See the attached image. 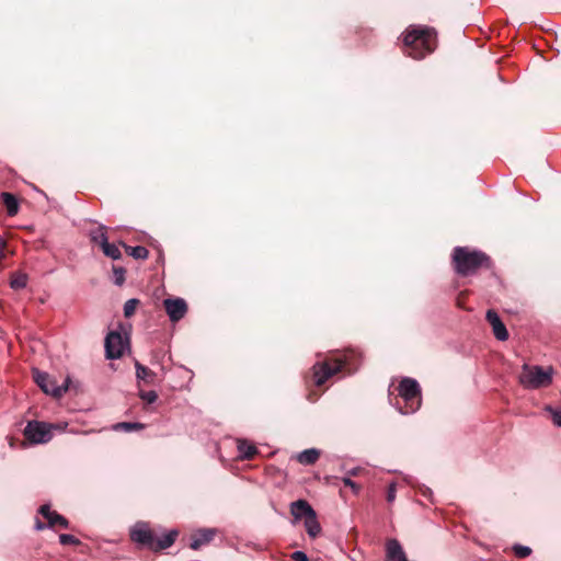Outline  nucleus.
<instances>
[{
  "instance_id": "obj_18",
  "label": "nucleus",
  "mask_w": 561,
  "mask_h": 561,
  "mask_svg": "<svg viewBox=\"0 0 561 561\" xmlns=\"http://www.w3.org/2000/svg\"><path fill=\"white\" fill-rule=\"evenodd\" d=\"M1 199L7 208V214L10 217L15 216L19 213V201L12 193L3 192L1 194Z\"/></svg>"
},
{
  "instance_id": "obj_25",
  "label": "nucleus",
  "mask_w": 561,
  "mask_h": 561,
  "mask_svg": "<svg viewBox=\"0 0 561 561\" xmlns=\"http://www.w3.org/2000/svg\"><path fill=\"white\" fill-rule=\"evenodd\" d=\"M102 250H103V253L113 259V260H118L122 257V253L118 249V247H116L115 244L113 243H110V242H106L104 245L101 247Z\"/></svg>"
},
{
  "instance_id": "obj_9",
  "label": "nucleus",
  "mask_w": 561,
  "mask_h": 561,
  "mask_svg": "<svg viewBox=\"0 0 561 561\" xmlns=\"http://www.w3.org/2000/svg\"><path fill=\"white\" fill-rule=\"evenodd\" d=\"M128 345L127 337L119 332L112 331L105 337V355L108 359H117L123 356Z\"/></svg>"
},
{
  "instance_id": "obj_14",
  "label": "nucleus",
  "mask_w": 561,
  "mask_h": 561,
  "mask_svg": "<svg viewBox=\"0 0 561 561\" xmlns=\"http://www.w3.org/2000/svg\"><path fill=\"white\" fill-rule=\"evenodd\" d=\"M215 536V530L210 528L201 529L193 535L190 547L193 550H198L201 547L209 543Z\"/></svg>"
},
{
  "instance_id": "obj_28",
  "label": "nucleus",
  "mask_w": 561,
  "mask_h": 561,
  "mask_svg": "<svg viewBox=\"0 0 561 561\" xmlns=\"http://www.w3.org/2000/svg\"><path fill=\"white\" fill-rule=\"evenodd\" d=\"M512 549L515 556L518 558H526L531 553V549L528 546H523L519 543H515Z\"/></svg>"
},
{
  "instance_id": "obj_3",
  "label": "nucleus",
  "mask_w": 561,
  "mask_h": 561,
  "mask_svg": "<svg viewBox=\"0 0 561 561\" xmlns=\"http://www.w3.org/2000/svg\"><path fill=\"white\" fill-rule=\"evenodd\" d=\"M357 354L355 351H346L343 354L322 363H316L312 367L314 383L322 386L329 378L346 369L348 374L357 370Z\"/></svg>"
},
{
  "instance_id": "obj_35",
  "label": "nucleus",
  "mask_w": 561,
  "mask_h": 561,
  "mask_svg": "<svg viewBox=\"0 0 561 561\" xmlns=\"http://www.w3.org/2000/svg\"><path fill=\"white\" fill-rule=\"evenodd\" d=\"M35 528L37 530H42L45 528V525L43 523H41L39 520L36 522V525H35Z\"/></svg>"
},
{
  "instance_id": "obj_12",
  "label": "nucleus",
  "mask_w": 561,
  "mask_h": 561,
  "mask_svg": "<svg viewBox=\"0 0 561 561\" xmlns=\"http://www.w3.org/2000/svg\"><path fill=\"white\" fill-rule=\"evenodd\" d=\"M38 512L45 519H47L48 527H54L56 525L65 529L69 527L68 520L62 515L51 511L49 505H42Z\"/></svg>"
},
{
  "instance_id": "obj_34",
  "label": "nucleus",
  "mask_w": 561,
  "mask_h": 561,
  "mask_svg": "<svg viewBox=\"0 0 561 561\" xmlns=\"http://www.w3.org/2000/svg\"><path fill=\"white\" fill-rule=\"evenodd\" d=\"M293 559L295 561H308L307 554L305 552H302V551H295L293 553Z\"/></svg>"
},
{
  "instance_id": "obj_21",
  "label": "nucleus",
  "mask_w": 561,
  "mask_h": 561,
  "mask_svg": "<svg viewBox=\"0 0 561 561\" xmlns=\"http://www.w3.org/2000/svg\"><path fill=\"white\" fill-rule=\"evenodd\" d=\"M124 247H125L127 253L130 256H133L134 259L145 260L148 257L149 251L145 247H141V245L130 247V245H126V244H124Z\"/></svg>"
},
{
  "instance_id": "obj_16",
  "label": "nucleus",
  "mask_w": 561,
  "mask_h": 561,
  "mask_svg": "<svg viewBox=\"0 0 561 561\" xmlns=\"http://www.w3.org/2000/svg\"><path fill=\"white\" fill-rule=\"evenodd\" d=\"M319 457H320L319 449L309 448V449H305V450L300 451L296 456V459L298 460L299 463L309 466V465H313L319 459Z\"/></svg>"
},
{
  "instance_id": "obj_6",
  "label": "nucleus",
  "mask_w": 561,
  "mask_h": 561,
  "mask_svg": "<svg viewBox=\"0 0 561 561\" xmlns=\"http://www.w3.org/2000/svg\"><path fill=\"white\" fill-rule=\"evenodd\" d=\"M399 396L404 401V407L398 408L401 414H411L421 407V387L419 382L410 377H404L398 387Z\"/></svg>"
},
{
  "instance_id": "obj_15",
  "label": "nucleus",
  "mask_w": 561,
  "mask_h": 561,
  "mask_svg": "<svg viewBox=\"0 0 561 561\" xmlns=\"http://www.w3.org/2000/svg\"><path fill=\"white\" fill-rule=\"evenodd\" d=\"M314 510L306 500H297L290 504V513L295 519H306Z\"/></svg>"
},
{
  "instance_id": "obj_17",
  "label": "nucleus",
  "mask_w": 561,
  "mask_h": 561,
  "mask_svg": "<svg viewBox=\"0 0 561 561\" xmlns=\"http://www.w3.org/2000/svg\"><path fill=\"white\" fill-rule=\"evenodd\" d=\"M304 524L309 537L316 538L321 533V525L318 522L316 511L307 516Z\"/></svg>"
},
{
  "instance_id": "obj_22",
  "label": "nucleus",
  "mask_w": 561,
  "mask_h": 561,
  "mask_svg": "<svg viewBox=\"0 0 561 561\" xmlns=\"http://www.w3.org/2000/svg\"><path fill=\"white\" fill-rule=\"evenodd\" d=\"M27 275L24 273H15L10 282V286L12 289L19 290L23 289L27 285Z\"/></svg>"
},
{
  "instance_id": "obj_19",
  "label": "nucleus",
  "mask_w": 561,
  "mask_h": 561,
  "mask_svg": "<svg viewBox=\"0 0 561 561\" xmlns=\"http://www.w3.org/2000/svg\"><path fill=\"white\" fill-rule=\"evenodd\" d=\"M135 368H136V378L138 381H145L146 383H152L154 378H156V374L150 370L149 368H147L146 366L141 365L139 362H136L135 363Z\"/></svg>"
},
{
  "instance_id": "obj_8",
  "label": "nucleus",
  "mask_w": 561,
  "mask_h": 561,
  "mask_svg": "<svg viewBox=\"0 0 561 561\" xmlns=\"http://www.w3.org/2000/svg\"><path fill=\"white\" fill-rule=\"evenodd\" d=\"M24 436L32 444H45L53 437L51 425L44 422L30 421L24 428Z\"/></svg>"
},
{
  "instance_id": "obj_23",
  "label": "nucleus",
  "mask_w": 561,
  "mask_h": 561,
  "mask_svg": "<svg viewBox=\"0 0 561 561\" xmlns=\"http://www.w3.org/2000/svg\"><path fill=\"white\" fill-rule=\"evenodd\" d=\"M145 425L142 423L138 422H121L113 425L114 431H125V432H131V431H138L142 430Z\"/></svg>"
},
{
  "instance_id": "obj_38",
  "label": "nucleus",
  "mask_w": 561,
  "mask_h": 561,
  "mask_svg": "<svg viewBox=\"0 0 561 561\" xmlns=\"http://www.w3.org/2000/svg\"><path fill=\"white\" fill-rule=\"evenodd\" d=\"M423 494L424 495L431 494V490L428 488H424Z\"/></svg>"
},
{
  "instance_id": "obj_2",
  "label": "nucleus",
  "mask_w": 561,
  "mask_h": 561,
  "mask_svg": "<svg viewBox=\"0 0 561 561\" xmlns=\"http://www.w3.org/2000/svg\"><path fill=\"white\" fill-rule=\"evenodd\" d=\"M407 54L413 59H422L436 48V32L427 26H414L403 37Z\"/></svg>"
},
{
  "instance_id": "obj_10",
  "label": "nucleus",
  "mask_w": 561,
  "mask_h": 561,
  "mask_svg": "<svg viewBox=\"0 0 561 561\" xmlns=\"http://www.w3.org/2000/svg\"><path fill=\"white\" fill-rule=\"evenodd\" d=\"M163 305L172 322L180 321L187 312V305L183 298H167Z\"/></svg>"
},
{
  "instance_id": "obj_20",
  "label": "nucleus",
  "mask_w": 561,
  "mask_h": 561,
  "mask_svg": "<svg viewBox=\"0 0 561 561\" xmlns=\"http://www.w3.org/2000/svg\"><path fill=\"white\" fill-rule=\"evenodd\" d=\"M239 457L242 459H252L256 454V447L247 440H238Z\"/></svg>"
},
{
  "instance_id": "obj_29",
  "label": "nucleus",
  "mask_w": 561,
  "mask_h": 561,
  "mask_svg": "<svg viewBox=\"0 0 561 561\" xmlns=\"http://www.w3.org/2000/svg\"><path fill=\"white\" fill-rule=\"evenodd\" d=\"M139 397L141 400L147 402L148 404L154 403L158 399V394L156 391H139Z\"/></svg>"
},
{
  "instance_id": "obj_7",
  "label": "nucleus",
  "mask_w": 561,
  "mask_h": 561,
  "mask_svg": "<svg viewBox=\"0 0 561 561\" xmlns=\"http://www.w3.org/2000/svg\"><path fill=\"white\" fill-rule=\"evenodd\" d=\"M33 377L37 386L47 394L60 398L69 389L70 378L67 377L62 385L58 386L47 373L39 369H33Z\"/></svg>"
},
{
  "instance_id": "obj_1",
  "label": "nucleus",
  "mask_w": 561,
  "mask_h": 561,
  "mask_svg": "<svg viewBox=\"0 0 561 561\" xmlns=\"http://www.w3.org/2000/svg\"><path fill=\"white\" fill-rule=\"evenodd\" d=\"M178 530L172 529L161 537L157 536V529H153L146 522H137L130 528V539L138 547L149 549L152 551H159L171 547L176 537Z\"/></svg>"
},
{
  "instance_id": "obj_30",
  "label": "nucleus",
  "mask_w": 561,
  "mask_h": 561,
  "mask_svg": "<svg viewBox=\"0 0 561 561\" xmlns=\"http://www.w3.org/2000/svg\"><path fill=\"white\" fill-rule=\"evenodd\" d=\"M59 542L64 546L66 545H79L80 540L70 534H61L59 536Z\"/></svg>"
},
{
  "instance_id": "obj_36",
  "label": "nucleus",
  "mask_w": 561,
  "mask_h": 561,
  "mask_svg": "<svg viewBox=\"0 0 561 561\" xmlns=\"http://www.w3.org/2000/svg\"><path fill=\"white\" fill-rule=\"evenodd\" d=\"M357 472H358V469H357V468H354V469H352V470L350 471V474H352V476H356V474H357Z\"/></svg>"
},
{
  "instance_id": "obj_5",
  "label": "nucleus",
  "mask_w": 561,
  "mask_h": 561,
  "mask_svg": "<svg viewBox=\"0 0 561 561\" xmlns=\"http://www.w3.org/2000/svg\"><path fill=\"white\" fill-rule=\"evenodd\" d=\"M554 369L552 366L524 364L518 375V382L524 389L536 390L552 383Z\"/></svg>"
},
{
  "instance_id": "obj_32",
  "label": "nucleus",
  "mask_w": 561,
  "mask_h": 561,
  "mask_svg": "<svg viewBox=\"0 0 561 561\" xmlns=\"http://www.w3.org/2000/svg\"><path fill=\"white\" fill-rule=\"evenodd\" d=\"M396 493H397V484L396 482H391L388 486L387 491V501L389 503H392L396 500Z\"/></svg>"
},
{
  "instance_id": "obj_4",
  "label": "nucleus",
  "mask_w": 561,
  "mask_h": 561,
  "mask_svg": "<svg viewBox=\"0 0 561 561\" xmlns=\"http://www.w3.org/2000/svg\"><path fill=\"white\" fill-rule=\"evenodd\" d=\"M453 262L458 274L467 276L477 272L483 265L489 264V257L485 253L466 247H456L453 253Z\"/></svg>"
},
{
  "instance_id": "obj_27",
  "label": "nucleus",
  "mask_w": 561,
  "mask_h": 561,
  "mask_svg": "<svg viewBox=\"0 0 561 561\" xmlns=\"http://www.w3.org/2000/svg\"><path fill=\"white\" fill-rule=\"evenodd\" d=\"M139 300L136 298L128 299L124 304V316L129 318L134 314L136 307L138 306Z\"/></svg>"
},
{
  "instance_id": "obj_37",
  "label": "nucleus",
  "mask_w": 561,
  "mask_h": 561,
  "mask_svg": "<svg viewBox=\"0 0 561 561\" xmlns=\"http://www.w3.org/2000/svg\"><path fill=\"white\" fill-rule=\"evenodd\" d=\"M407 483L412 484V479L408 476L404 477Z\"/></svg>"
},
{
  "instance_id": "obj_24",
  "label": "nucleus",
  "mask_w": 561,
  "mask_h": 561,
  "mask_svg": "<svg viewBox=\"0 0 561 561\" xmlns=\"http://www.w3.org/2000/svg\"><path fill=\"white\" fill-rule=\"evenodd\" d=\"M90 236L91 240L101 247L108 242L104 226H101L98 229L91 231Z\"/></svg>"
},
{
  "instance_id": "obj_13",
  "label": "nucleus",
  "mask_w": 561,
  "mask_h": 561,
  "mask_svg": "<svg viewBox=\"0 0 561 561\" xmlns=\"http://www.w3.org/2000/svg\"><path fill=\"white\" fill-rule=\"evenodd\" d=\"M387 561H408L405 552L397 539H389L386 543Z\"/></svg>"
},
{
  "instance_id": "obj_31",
  "label": "nucleus",
  "mask_w": 561,
  "mask_h": 561,
  "mask_svg": "<svg viewBox=\"0 0 561 561\" xmlns=\"http://www.w3.org/2000/svg\"><path fill=\"white\" fill-rule=\"evenodd\" d=\"M547 410L550 412L552 416L553 424L557 425L558 427H561V410H557L550 407Z\"/></svg>"
},
{
  "instance_id": "obj_26",
  "label": "nucleus",
  "mask_w": 561,
  "mask_h": 561,
  "mask_svg": "<svg viewBox=\"0 0 561 561\" xmlns=\"http://www.w3.org/2000/svg\"><path fill=\"white\" fill-rule=\"evenodd\" d=\"M113 282L117 286H122L125 282V270L119 266H113Z\"/></svg>"
},
{
  "instance_id": "obj_11",
  "label": "nucleus",
  "mask_w": 561,
  "mask_h": 561,
  "mask_svg": "<svg viewBox=\"0 0 561 561\" xmlns=\"http://www.w3.org/2000/svg\"><path fill=\"white\" fill-rule=\"evenodd\" d=\"M486 320L491 324L493 334L499 341H506L508 339L506 327L494 310L486 311Z\"/></svg>"
},
{
  "instance_id": "obj_33",
  "label": "nucleus",
  "mask_w": 561,
  "mask_h": 561,
  "mask_svg": "<svg viewBox=\"0 0 561 561\" xmlns=\"http://www.w3.org/2000/svg\"><path fill=\"white\" fill-rule=\"evenodd\" d=\"M343 483L346 485V486H350L351 489H353L355 492H358L359 490V486L350 478L345 477L342 479Z\"/></svg>"
}]
</instances>
